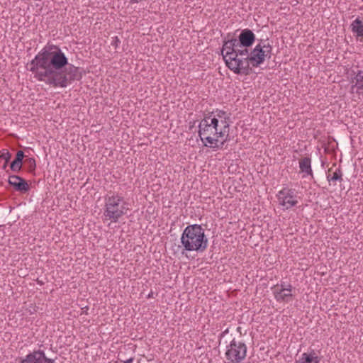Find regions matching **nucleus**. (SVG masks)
Returning a JSON list of instances; mask_svg holds the SVG:
<instances>
[{
  "mask_svg": "<svg viewBox=\"0 0 363 363\" xmlns=\"http://www.w3.org/2000/svg\"><path fill=\"white\" fill-rule=\"evenodd\" d=\"M30 71L38 81L53 87L65 88L82 77L79 68L68 62L60 47L48 45L30 62Z\"/></svg>",
  "mask_w": 363,
  "mask_h": 363,
  "instance_id": "obj_1",
  "label": "nucleus"
},
{
  "mask_svg": "<svg viewBox=\"0 0 363 363\" xmlns=\"http://www.w3.org/2000/svg\"><path fill=\"white\" fill-rule=\"evenodd\" d=\"M229 117L221 120L223 128L218 130V120L211 118V116H205L199 125V135L204 146L213 150L220 149L224 144L230 140L229 138Z\"/></svg>",
  "mask_w": 363,
  "mask_h": 363,
  "instance_id": "obj_2",
  "label": "nucleus"
},
{
  "mask_svg": "<svg viewBox=\"0 0 363 363\" xmlns=\"http://www.w3.org/2000/svg\"><path fill=\"white\" fill-rule=\"evenodd\" d=\"M181 243L184 250L203 252L208 247L204 229L198 224L186 226L182 234Z\"/></svg>",
  "mask_w": 363,
  "mask_h": 363,
  "instance_id": "obj_3",
  "label": "nucleus"
},
{
  "mask_svg": "<svg viewBox=\"0 0 363 363\" xmlns=\"http://www.w3.org/2000/svg\"><path fill=\"white\" fill-rule=\"evenodd\" d=\"M104 200V216L111 222L117 223L129 210L128 203L118 194L108 195Z\"/></svg>",
  "mask_w": 363,
  "mask_h": 363,
  "instance_id": "obj_4",
  "label": "nucleus"
},
{
  "mask_svg": "<svg viewBox=\"0 0 363 363\" xmlns=\"http://www.w3.org/2000/svg\"><path fill=\"white\" fill-rule=\"evenodd\" d=\"M248 47L243 48H237L235 50L236 57L231 61L229 60L227 67L235 74H243L247 75L251 71L250 67V53L247 49Z\"/></svg>",
  "mask_w": 363,
  "mask_h": 363,
  "instance_id": "obj_5",
  "label": "nucleus"
},
{
  "mask_svg": "<svg viewBox=\"0 0 363 363\" xmlns=\"http://www.w3.org/2000/svg\"><path fill=\"white\" fill-rule=\"evenodd\" d=\"M247 354V346L242 342L233 339L228 346L225 357L233 363H240L245 359Z\"/></svg>",
  "mask_w": 363,
  "mask_h": 363,
  "instance_id": "obj_6",
  "label": "nucleus"
},
{
  "mask_svg": "<svg viewBox=\"0 0 363 363\" xmlns=\"http://www.w3.org/2000/svg\"><path fill=\"white\" fill-rule=\"evenodd\" d=\"M277 198L279 204L284 206L286 209L294 206L298 203L297 200L295 199L294 190L287 188H284L279 191Z\"/></svg>",
  "mask_w": 363,
  "mask_h": 363,
  "instance_id": "obj_7",
  "label": "nucleus"
},
{
  "mask_svg": "<svg viewBox=\"0 0 363 363\" xmlns=\"http://www.w3.org/2000/svg\"><path fill=\"white\" fill-rule=\"evenodd\" d=\"M21 363H54V360L48 358L43 350H36L28 354Z\"/></svg>",
  "mask_w": 363,
  "mask_h": 363,
  "instance_id": "obj_8",
  "label": "nucleus"
},
{
  "mask_svg": "<svg viewBox=\"0 0 363 363\" xmlns=\"http://www.w3.org/2000/svg\"><path fill=\"white\" fill-rule=\"evenodd\" d=\"M8 182L16 191L21 193H26L30 189L27 181L18 175H10Z\"/></svg>",
  "mask_w": 363,
  "mask_h": 363,
  "instance_id": "obj_9",
  "label": "nucleus"
},
{
  "mask_svg": "<svg viewBox=\"0 0 363 363\" xmlns=\"http://www.w3.org/2000/svg\"><path fill=\"white\" fill-rule=\"evenodd\" d=\"M266 54H264L261 47V43H258L250 52V57L249 59L250 61V64H251L252 67H257L263 63Z\"/></svg>",
  "mask_w": 363,
  "mask_h": 363,
  "instance_id": "obj_10",
  "label": "nucleus"
},
{
  "mask_svg": "<svg viewBox=\"0 0 363 363\" xmlns=\"http://www.w3.org/2000/svg\"><path fill=\"white\" fill-rule=\"evenodd\" d=\"M229 48L231 49V52H225V54H223V59L226 65L228 64L229 60L231 61L232 60L235 58V50L237 49V48H240L238 39L232 38L224 41L223 50H226L227 48Z\"/></svg>",
  "mask_w": 363,
  "mask_h": 363,
  "instance_id": "obj_11",
  "label": "nucleus"
},
{
  "mask_svg": "<svg viewBox=\"0 0 363 363\" xmlns=\"http://www.w3.org/2000/svg\"><path fill=\"white\" fill-rule=\"evenodd\" d=\"M255 40V35L254 33L248 29H244L241 31L239 35V39L238 40L240 47L243 48L244 47H250Z\"/></svg>",
  "mask_w": 363,
  "mask_h": 363,
  "instance_id": "obj_12",
  "label": "nucleus"
},
{
  "mask_svg": "<svg viewBox=\"0 0 363 363\" xmlns=\"http://www.w3.org/2000/svg\"><path fill=\"white\" fill-rule=\"evenodd\" d=\"M354 84L352 85V92H356L359 96L363 97V70H359L354 78Z\"/></svg>",
  "mask_w": 363,
  "mask_h": 363,
  "instance_id": "obj_13",
  "label": "nucleus"
},
{
  "mask_svg": "<svg viewBox=\"0 0 363 363\" xmlns=\"http://www.w3.org/2000/svg\"><path fill=\"white\" fill-rule=\"evenodd\" d=\"M300 172L303 173V177L306 176L313 177V171L311 169V160L310 157H305L299 160Z\"/></svg>",
  "mask_w": 363,
  "mask_h": 363,
  "instance_id": "obj_14",
  "label": "nucleus"
},
{
  "mask_svg": "<svg viewBox=\"0 0 363 363\" xmlns=\"http://www.w3.org/2000/svg\"><path fill=\"white\" fill-rule=\"evenodd\" d=\"M352 32L357 38H362L363 40V22L359 18H356L350 25Z\"/></svg>",
  "mask_w": 363,
  "mask_h": 363,
  "instance_id": "obj_15",
  "label": "nucleus"
},
{
  "mask_svg": "<svg viewBox=\"0 0 363 363\" xmlns=\"http://www.w3.org/2000/svg\"><path fill=\"white\" fill-rule=\"evenodd\" d=\"M319 361L318 357L313 350L310 353H303L297 363H319Z\"/></svg>",
  "mask_w": 363,
  "mask_h": 363,
  "instance_id": "obj_16",
  "label": "nucleus"
},
{
  "mask_svg": "<svg viewBox=\"0 0 363 363\" xmlns=\"http://www.w3.org/2000/svg\"><path fill=\"white\" fill-rule=\"evenodd\" d=\"M274 298L277 301H284L288 302L289 298L292 297L293 294L289 291H278V289H274L273 291Z\"/></svg>",
  "mask_w": 363,
  "mask_h": 363,
  "instance_id": "obj_17",
  "label": "nucleus"
},
{
  "mask_svg": "<svg viewBox=\"0 0 363 363\" xmlns=\"http://www.w3.org/2000/svg\"><path fill=\"white\" fill-rule=\"evenodd\" d=\"M329 174L327 177L328 181L329 182H341L342 179V172L340 168L336 169V170L331 174V169H329Z\"/></svg>",
  "mask_w": 363,
  "mask_h": 363,
  "instance_id": "obj_18",
  "label": "nucleus"
},
{
  "mask_svg": "<svg viewBox=\"0 0 363 363\" xmlns=\"http://www.w3.org/2000/svg\"><path fill=\"white\" fill-rule=\"evenodd\" d=\"M272 289L273 290L278 289V291H286L291 292L293 287L291 284H287L284 282H281L279 286L278 285L274 286Z\"/></svg>",
  "mask_w": 363,
  "mask_h": 363,
  "instance_id": "obj_19",
  "label": "nucleus"
},
{
  "mask_svg": "<svg viewBox=\"0 0 363 363\" xmlns=\"http://www.w3.org/2000/svg\"><path fill=\"white\" fill-rule=\"evenodd\" d=\"M25 163L26 164H28V171L29 172H33L35 169V167H36V164H35V160L34 158H32V157H30V158H27L26 160H25Z\"/></svg>",
  "mask_w": 363,
  "mask_h": 363,
  "instance_id": "obj_20",
  "label": "nucleus"
},
{
  "mask_svg": "<svg viewBox=\"0 0 363 363\" xmlns=\"http://www.w3.org/2000/svg\"><path fill=\"white\" fill-rule=\"evenodd\" d=\"M11 157V154L6 149H4L0 152V158L4 160L6 163H8Z\"/></svg>",
  "mask_w": 363,
  "mask_h": 363,
  "instance_id": "obj_21",
  "label": "nucleus"
},
{
  "mask_svg": "<svg viewBox=\"0 0 363 363\" xmlns=\"http://www.w3.org/2000/svg\"><path fill=\"white\" fill-rule=\"evenodd\" d=\"M261 47L264 52V54H266V57L270 58L272 52V47L269 43H267V45H261Z\"/></svg>",
  "mask_w": 363,
  "mask_h": 363,
  "instance_id": "obj_22",
  "label": "nucleus"
},
{
  "mask_svg": "<svg viewBox=\"0 0 363 363\" xmlns=\"http://www.w3.org/2000/svg\"><path fill=\"white\" fill-rule=\"evenodd\" d=\"M10 168L14 172H19L21 170L22 165L18 162L12 161L10 164Z\"/></svg>",
  "mask_w": 363,
  "mask_h": 363,
  "instance_id": "obj_23",
  "label": "nucleus"
},
{
  "mask_svg": "<svg viewBox=\"0 0 363 363\" xmlns=\"http://www.w3.org/2000/svg\"><path fill=\"white\" fill-rule=\"evenodd\" d=\"M225 115V112L224 111H221V110H217L216 111V116L220 118H225L224 116Z\"/></svg>",
  "mask_w": 363,
  "mask_h": 363,
  "instance_id": "obj_24",
  "label": "nucleus"
},
{
  "mask_svg": "<svg viewBox=\"0 0 363 363\" xmlns=\"http://www.w3.org/2000/svg\"><path fill=\"white\" fill-rule=\"evenodd\" d=\"M121 43L119 38L116 36L114 38H113V40L112 42V45H113L115 48H117L118 44Z\"/></svg>",
  "mask_w": 363,
  "mask_h": 363,
  "instance_id": "obj_25",
  "label": "nucleus"
},
{
  "mask_svg": "<svg viewBox=\"0 0 363 363\" xmlns=\"http://www.w3.org/2000/svg\"><path fill=\"white\" fill-rule=\"evenodd\" d=\"M16 157L21 159L23 161V157H25L24 152L21 150H19L17 152Z\"/></svg>",
  "mask_w": 363,
  "mask_h": 363,
  "instance_id": "obj_26",
  "label": "nucleus"
},
{
  "mask_svg": "<svg viewBox=\"0 0 363 363\" xmlns=\"http://www.w3.org/2000/svg\"><path fill=\"white\" fill-rule=\"evenodd\" d=\"M231 52V49L230 48H227L226 50H223V47L222 48L221 54L223 56V54H225V52Z\"/></svg>",
  "mask_w": 363,
  "mask_h": 363,
  "instance_id": "obj_27",
  "label": "nucleus"
},
{
  "mask_svg": "<svg viewBox=\"0 0 363 363\" xmlns=\"http://www.w3.org/2000/svg\"><path fill=\"white\" fill-rule=\"evenodd\" d=\"M13 162H18V164H20L21 165H22V163H23V161L21 159H19V158H18L16 157L14 159Z\"/></svg>",
  "mask_w": 363,
  "mask_h": 363,
  "instance_id": "obj_28",
  "label": "nucleus"
},
{
  "mask_svg": "<svg viewBox=\"0 0 363 363\" xmlns=\"http://www.w3.org/2000/svg\"><path fill=\"white\" fill-rule=\"evenodd\" d=\"M134 359L133 357L129 358L127 360L123 361V363H133Z\"/></svg>",
  "mask_w": 363,
  "mask_h": 363,
  "instance_id": "obj_29",
  "label": "nucleus"
},
{
  "mask_svg": "<svg viewBox=\"0 0 363 363\" xmlns=\"http://www.w3.org/2000/svg\"><path fill=\"white\" fill-rule=\"evenodd\" d=\"M267 40H260V42L259 43H261V45H267Z\"/></svg>",
  "mask_w": 363,
  "mask_h": 363,
  "instance_id": "obj_30",
  "label": "nucleus"
},
{
  "mask_svg": "<svg viewBox=\"0 0 363 363\" xmlns=\"http://www.w3.org/2000/svg\"><path fill=\"white\" fill-rule=\"evenodd\" d=\"M228 333V329H226L224 332L222 333L221 336H224Z\"/></svg>",
  "mask_w": 363,
  "mask_h": 363,
  "instance_id": "obj_31",
  "label": "nucleus"
},
{
  "mask_svg": "<svg viewBox=\"0 0 363 363\" xmlns=\"http://www.w3.org/2000/svg\"><path fill=\"white\" fill-rule=\"evenodd\" d=\"M138 0H130V4H135V3H138Z\"/></svg>",
  "mask_w": 363,
  "mask_h": 363,
  "instance_id": "obj_32",
  "label": "nucleus"
},
{
  "mask_svg": "<svg viewBox=\"0 0 363 363\" xmlns=\"http://www.w3.org/2000/svg\"><path fill=\"white\" fill-rule=\"evenodd\" d=\"M7 164H8V163H6V162H5L3 165V168L5 169L7 167Z\"/></svg>",
  "mask_w": 363,
  "mask_h": 363,
  "instance_id": "obj_33",
  "label": "nucleus"
}]
</instances>
